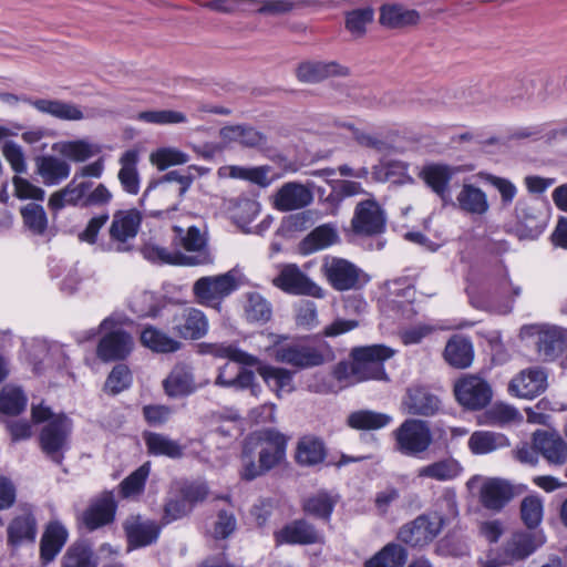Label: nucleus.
<instances>
[{"label":"nucleus","mask_w":567,"mask_h":567,"mask_svg":"<svg viewBox=\"0 0 567 567\" xmlns=\"http://www.w3.org/2000/svg\"><path fill=\"white\" fill-rule=\"evenodd\" d=\"M274 286L291 295H303L313 298H323L321 287L313 282L295 264L284 265L278 276L272 279Z\"/></svg>","instance_id":"ddd939ff"},{"label":"nucleus","mask_w":567,"mask_h":567,"mask_svg":"<svg viewBox=\"0 0 567 567\" xmlns=\"http://www.w3.org/2000/svg\"><path fill=\"white\" fill-rule=\"evenodd\" d=\"M192 513L190 505H188L181 494L171 495L165 505L163 514V523L169 524L174 520L181 519Z\"/></svg>","instance_id":"0e129e2a"},{"label":"nucleus","mask_w":567,"mask_h":567,"mask_svg":"<svg viewBox=\"0 0 567 567\" xmlns=\"http://www.w3.org/2000/svg\"><path fill=\"white\" fill-rule=\"evenodd\" d=\"M546 389L547 374L540 368L522 370L508 384L509 393L523 399H533L542 394Z\"/></svg>","instance_id":"a211bd4d"},{"label":"nucleus","mask_w":567,"mask_h":567,"mask_svg":"<svg viewBox=\"0 0 567 567\" xmlns=\"http://www.w3.org/2000/svg\"><path fill=\"white\" fill-rule=\"evenodd\" d=\"M136 161L137 154L134 151H127L121 157L122 168L118 172V179L124 189L131 194H137L140 188Z\"/></svg>","instance_id":"603ef678"},{"label":"nucleus","mask_w":567,"mask_h":567,"mask_svg":"<svg viewBox=\"0 0 567 567\" xmlns=\"http://www.w3.org/2000/svg\"><path fill=\"white\" fill-rule=\"evenodd\" d=\"M392 421L389 414L371 410H360L348 416V424L355 430H379L386 426Z\"/></svg>","instance_id":"09e8293b"},{"label":"nucleus","mask_w":567,"mask_h":567,"mask_svg":"<svg viewBox=\"0 0 567 567\" xmlns=\"http://www.w3.org/2000/svg\"><path fill=\"white\" fill-rule=\"evenodd\" d=\"M37 173L45 185H56L69 177L71 166L64 159L55 156H41L35 161Z\"/></svg>","instance_id":"c9c22d12"},{"label":"nucleus","mask_w":567,"mask_h":567,"mask_svg":"<svg viewBox=\"0 0 567 567\" xmlns=\"http://www.w3.org/2000/svg\"><path fill=\"white\" fill-rule=\"evenodd\" d=\"M252 371L225 363L218 369L215 385L220 388L246 390L251 384Z\"/></svg>","instance_id":"ea45409f"},{"label":"nucleus","mask_w":567,"mask_h":567,"mask_svg":"<svg viewBox=\"0 0 567 567\" xmlns=\"http://www.w3.org/2000/svg\"><path fill=\"white\" fill-rule=\"evenodd\" d=\"M130 547H144L153 544L159 535L158 525L141 516H130L124 523Z\"/></svg>","instance_id":"b1692460"},{"label":"nucleus","mask_w":567,"mask_h":567,"mask_svg":"<svg viewBox=\"0 0 567 567\" xmlns=\"http://www.w3.org/2000/svg\"><path fill=\"white\" fill-rule=\"evenodd\" d=\"M258 373L278 396H281L282 393H289L293 390L292 373L287 369L271 365H261L258 367Z\"/></svg>","instance_id":"49530a36"},{"label":"nucleus","mask_w":567,"mask_h":567,"mask_svg":"<svg viewBox=\"0 0 567 567\" xmlns=\"http://www.w3.org/2000/svg\"><path fill=\"white\" fill-rule=\"evenodd\" d=\"M326 458V447L317 436L306 435L301 437L297 444L296 460L303 466H315Z\"/></svg>","instance_id":"58836bf2"},{"label":"nucleus","mask_w":567,"mask_h":567,"mask_svg":"<svg viewBox=\"0 0 567 567\" xmlns=\"http://www.w3.org/2000/svg\"><path fill=\"white\" fill-rule=\"evenodd\" d=\"M456 401L467 410L477 411L492 400L491 384L480 374L466 373L460 377L453 386Z\"/></svg>","instance_id":"6e6552de"},{"label":"nucleus","mask_w":567,"mask_h":567,"mask_svg":"<svg viewBox=\"0 0 567 567\" xmlns=\"http://www.w3.org/2000/svg\"><path fill=\"white\" fill-rule=\"evenodd\" d=\"M37 536V522L30 506L19 508L8 526V543L19 545L33 542Z\"/></svg>","instance_id":"cd10ccee"},{"label":"nucleus","mask_w":567,"mask_h":567,"mask_svg":"<svg viewBox=\"0 0 567 567\" xmlns=\"http://www.w3.org/2000/svg\"><path fill=\"white\" fill-rule=\"evenodd\" d=\"M347 68L337 62H305L297 69V76L302 82L315 83L332 75H346Z\"/></svg>","instance_id":"72a5a7b5"},{"label":"nucleus","mask_w":567,"mask_h":567,"mask_svg":"<svg viewBox=\"0 0 567 567\" xmlns=\"http://www.w3.org/2000/svg\"><path fill=\"white\" fill-rule=\"evenodd\" d=\"M334 507V501L324 492L308 497L303 503V511L315 517L328 520Z\"/></svg>","instance_id":"13d9d810"},{"label":"nucleus","mask_w":567,"mask_h":567,"mask_svg":"<svg viewBox=\"0 0 567 567\" xmlns=\"http://www.w3.org/2000/svg\"><path fill=\"white\" fill-rule=\"evenodd\" d=\"M393 354L392 349L382 344L358 347L351 351V361L339 362L333 374L338 381L348 384L367 380H388L383 362Z\"/></svg>","instance_id":"f03ea898"},{"label":"nucleus","mask_w":567,"mask_h":567,"mask_svg":"<svg viewBox=\"0 0 567 567\" xmlns=\"http://www.w3.org/2000/svg\"><path fill=\"white\" fill-rule=\"evenodd\" d=\"M485 417L487 419V423L499 426L519 422L523 419L522 414L516 408L503 402L495 403L493 406H491L486 411Z\"/></svg>","instance_id":"4d7b16f0"},{"label":"nucleus","mask_w":567,"mask_h":567,"mask_svg":"<svg viewBox=\"0 0 567 567\" xmlns=\"http://www.w3.org/2000/svg\"><path fill=\"white\" fill-rule=\"evenodd\" d=\"M546 538L542 532H514L503 545V555L509 561H522L543 546Z\"/></svg>","instance_id":"2eb2a0df"},{"label":"nucleus","mask_w":567,"mask_h":567,"mask_svg":"<svg viewBox=\"0 0 567 567\" xmlns=\"http://www.w3.org/2000/svg\"><path fill=\"white\" fill-rule=\"evenodd\" d=\"M141 342L144 347L157 353H173L182 348L179 341L154 327H146L142 331Z\"/></svg>","instance_id":"79ce46f5"},{"label":"nucleus","mask_w":567,"mask_h":567,"mask_svg":"<svg viewBox=\"0 0 567 567\" xmlns=\"http://www.w3.org/2000/svg\"><path fill=\"white\" fill-rule=\"evenodd\" d=\"M62 567H96L92 548L83 542L71 545L62 558Z\"/></svg>","instance_id":"864d4df0"},{"label":"nucleus","mask_w":567,"mask_h":567,"mask_svg":"<svg viewBox=\"0 0 567 567\" xmlns=\"http://www.w3.org/2000/svg\"><path fill=\"white\" fill-rule=\"evenodd\" d=\"M116 504L112 493H103L83 513V523L87 529L94 530L113 522Z\"/></svg>","instance_id":"393cba45"},{"label":"nucleus","mask_w":567,"mask_h":567,"mask_svg":"<svg viewBox=\"0 0 567 567\" xmlns=\"http://www.w3.org/2000/svg\"><path fill=\"white\" fill-rule=\"evenodd\" d=\"M456 173H458L456 167L445 164H429L422 168L420 177L446 204L451 200L450 182Z\"/></svg>","instance_id":"4be33fe9"},{"label":"nucleus","mask_w":567,"mask_h":567,"mask_svg":"<svg viewBox=\"0 0 567 567\" xmlns=\"http://www.w3.org/2000/svg\"><path fill=\"white\" fill-rule=\"evenodd\" d=\"M536 349L543 361H551L558 357L566 346L565 337L557 327H538Z\"/></svg>","instance_id":"c756f323"},{"label":"nucleus","mask_w":567,"mask_h":567,"mask_svg":"<svg viewBox=\"0 0 567 567\" xmlns=\"http://www.w3.org/2000/svg\"><path fill=\"white\" fill-rule=\"evenodd\" d=\"M141 221L142 216L136 209L116 212L110 227L111 238L121 243L134 238L137 235Z\"/></svg>","instance_id":"2f4dec72"},{"label":"nucleus","mask_w":567,"mask_h":567,"mask_svg":"<svg viewBox=\"0 0 567 567\" xmlns=\"http://www.w3.org/2000/svg\"><path fill=\"white\" fill-rule=\"evenodd\" d=\"M239 287V281L234 271L198 278L192 288L197 303L221 310L223 301Z\"/></svg>","instance_id":"39448f33"},{"label":"nucleus","mask_w":567,"mask_h":567,"mask_svg":"<svg viewBox=\"0 0 567 567\" xmlns=\"http://www.w3.org/2000/svg\"><path fill=\"white\" fill-rule=\"evenodd\" d=\"M243 311L245 320L252 324H265L272 318L271 302L258 291L244 295Z\"/></svg>","instance_id":"7c9ffc66"},{"label":"nucleus","mask_w":567,"mask_h":567,"mask_svg":"<svg viewBox=\"0 0 567 567\" xmlns=\"http://www.w3.org/2000/svg\"><path fill=\"white\" fill-rule=\"evenodd\" d=\"M68 530L60 522L48 524L40 543L41 558L51 561L61 551L68 540Z\"/></svg>","instance_id":"f704fd0d"},{"label":"nucleus","mask_w":567,"mask_h":567,"mask_svg":"<svg viewBox=\"0 0 567 567\" xmlns=\"http://www.w3.org/2000/svg\"><path fill=\"white\" fill-rule=\"evenodd\" d=\"M441 408L440 399L424 386H411L402 400V409L408 414L432 416Z\"/></svg>","instance_id":"6ab92c4d"},{"label":"nucleus","mask_w":567,"mask_h":567,"mask_svg":"<svg viewBox=\"0 0 567 567\" xmlns=\"http://www.w3.org/2000/svg\"><path fill=\"white\" fill-rule=\"evenodd\" d=\"M278 544H320L323 535L303 519L295 520L275 534Z\"/></svg>","instance_id":"5701e85b"},{"label":"nucleus","mask_w":567,"mask_h":567,"mask_svg":"<svg viewBox=\"0 0 567 567\" xmlns=\"http://www.w3.org/2000/svg\"><path fill=\"white\" fill-rule=\"evenodd\" d=\"M31 415L35 423L48 421L40 432V446L47 456L60 464L69 445L72 432L71 420L63 414L54 415L51 409L42 403L32 405Z\"/></svg>","instance_id":"7ed1b4c3"},{"label":"nucleus","mask_w":567,"mask_h":567,"mask_svg":"<svg viewBox=\"0 0 567 567\" xmlns=\"http://www.w3.org/2000/svg\"><path fill=\"white\" fill-rule=\"evenodd\" d=\"M138 121L151 123V124H178L187 122V117L184 113L173 110H152L140 112L136 116Z\"/></svg>","instance_id":"052dcab7"},{"label":"nucleus","mask_w":567,"mask_h":567,"mask_svg":"<svg viewBox=\"0 0 567 567\" xmlns=\"http://www.w3.org/2000/svg\"><path fill=\"white\" fill-rule=\"evenodd\" d=\"M533 443L537 451L551 465H563L567 461V443L557 434L536 431Z\"/></svg>","instance_id":"bb28decb"},{"label":"nucleus","mask_w":567,"mask_h":567,"mask_svg":"<svg viewBox=\"0 0 567 567\" xmlns=\"http://www.w3.org/2000/svg\"><path fill=\"white\" fill-rule=\"evenodd\" d=\"M386 224L385 213L380 204L373 199H364L357 204L351 219V230L358 236H377L384 231Z\"/></svg>","instance_id":"f8f14e48"},{"label":"nucleus","mask_w":567,"mask_h":567,"mask_svg":"<svg viewBox=\"0 0 567 567\" xmlns=\"http://www.w3.org/2000/svg\"><path fill=\"white\" fill-rule=\"evenodd\" d=\"M515 216L520 225L535 234H540L546 226L542 209L535 203L526 199L517 202Z\"/></svg>","instance_id":"a18cd8bd"},{"label":"nucleus","mask_w":567,"mask_h":567,"mask_svg":"<svg viewBox=\"0 0 567 567\" xmlns=\"http://www.w3.org/2000/svg\"><path fill=\"white\" fill-rule=\"evenodd\" d=\"M29 104L37 111L61 121L78 122L93 116L85 112L80 105L62 100L37 99L29 101Z\"/></svg>","instance_id":"412c9836"},{"label":"nucleus","mask_w":567,"mask_h":567,"mask_svg":"<svg viewBox=\"0 0 567 567\" xmlns=\"http://www.w3.org/2000/svg\"><path fill=\"white\" fill-rule=\"evenodd\" d=\"M468 449L475 455H483L495 452L509 445L508 439L492 431H475L468 439Z\"/></svg>","instance_id":"4c0bfd02"},{"label":"nucleus","mask_w":567,"mask_h":567,"mask_svg":"<svg viewBox=\"0 0 567 567\" xmlns=\"http://www.w3.org/2000/svg\"><path fill=\"white\" fill-rule=\"evenodd\" d=\"M394 449L405 456H419L425 453L433 443V435L427 422L419 419H406L392 433Z\"/></svg>","instance_id":"423d86ee"},{"label":"nucleus","mask_w":567,"mask_h":567,"mask_svg":"<svg viewBox=\"0 0 567 567\" xmlns=\"http://www.w3.org/2000/svg\"><path fill=\"white\" fill-rule=\"evenodd\" d=\"M165 393L171 398L185 396L195 391L192 368L184 363L176 364L163 381Z\"/></svg>","instance_id":"c85d7f7f"},{"label":"nucleus","mask_w":567,"mask_h":567,"mask_svg":"<svg viewBox=\"0 0 567 567\" xmlns=\"http://www.w3.org/2000/svg\"><path fill=\"white\" fill-rule=\"evenodd\" d=\"M462 472L461 464L454 458H443L420 467L416 472L419 478H430L446 482L456 478Z\"/></svg>","instance_id":"a19ab883"},{"label":"nucleus","mask_w":567,"mask_h":567,"mask_svg":"<svg viewBox=\"0 0 567 567\" xmlns=\"http://www.w3.org/2000/svg\"><path fill=\"white\" fill-rule=\"evenodd\" d=\"M246 443L251 450H258L259 462L267 471L277 466L285 457L287 440L276 430L256 432Z\"/></svg>","instance_id":"1a4fd4ad"},{"label":"nucleus","mask_w":567,"mask_h":567,"mask_svg":"<svg viewBox=\"0 0 567 567\" xmlns=\"http://www.w3.org/2000/svg\"><path fill=\"white\" fill-rule=\"evenodd\" d=\"M169 329L175 337L185 340H198L204 338L209 329L206 315L195 307L177 309L169 321Z\"/></svg>","instance_id":"9b49d317"},{"label":"nucleus","mask_w":567,"mask_h":567,"mask_svg":"<svg viewBox=\"0 0 567 567\" xmlns=\"http://www.w3.org/2000/svg\"><path fill=\"white\" fill-rule=\"evenodd\" d=\"M544 516L543 501L537 496H526L520 503V518L528 529H535Z\"/></svg>","instance_id":"6e6d98bb"},{"label":"nucleus","mask_w":567,"mask_h":567,"mask_svg":"<svg viewBox=\"0 0 567 567\" xmlns=\"http://www.w3.org/2000/svg\"><path fill=\"white\" fill-rule=\"evenodd\" d=\"M28 398L21 388L8 384L0 391V413L16 416L27 408Z\"/></svg>","instance_id":"8fccbe9b"},{"label":"nucleus","mask_w":567,"mask_h":567,"mask_svg":"<svg viewBox=\"0 0 567 567\" xmlns=\"http://www.w3.org/2000/svg\"><path fill=\"white\" fill-rule=\"evenodd\" d=\"M132 383L130 369L124 364H117L109 374L104 388L111 394H117L127 389Z\"/></svg>","instance_id":"e2e57ef3"},{"label":"nucleus","mask_w":567,"mask_h":567,"mask_svg":"<svg viewBox=\"0 0 567 567\" xmlns=\"http://www.w3.org/2000/svg\"><path fill=\"white\" fill-rule=\"evenodd\" d=\"M420 16L415 10L404 9L400 4H384L381 8L380 23L388 28H403L419 22Z\"/></svg>","instance_id":"c03bdc74"},{"label":"nucleus","mask_w":567,"mask_h":567,"mask_svg":"<svg viewBox=\"0 0 567 567\" xmlns=\"http://www.w3.org/2000/svg\"><path fill=\"white\" fill-rule=\"evenodd\" d=\"M443 358L455 369H466L474 360L473 344L464 337L454 336L447 341Z\"/></svg>","instance_id":"473e14b6"},{"label":"nucleus","mask_w":567,"mask_h":567,"mask_svg":"<svg viewBox=\"0 0 567 567\" xmlns=\"http://www.w3.org/2000/svg\"><path fill=\"white\" fill-rule=\"evenodd\" d=\"M338 239V234L331 225H322L315 228L306 238V244H309L311 249L318 250L334 244Z\"/></svg>","instance_id":"69168bd1"},{"label":"nucleus","mask_w":567,"mask_h":567,"mask_svg":"<svg viewBox=\"0 0 567 567\" xmlns=\"http://www.w3.org/2000/svg\"><path fill=\"white\" fill-rule=\"evenodd\" d=\"M24 227L33 235L42 236L48 228V217L44 208L39 204H27L20 208Z\"/></svg>","instance_id":"3c124183"},{"label":"nucleus","mask_w":567,"mask_h":567,"mask_svg":"<svg viewBox=\"0 0 567 567\" xmlns=\"http://www.w3.org/2000/svg\"><path fill=\"white\" fill-rule=\"evenodd\" d=\"M12 184L14 188V195L19 199H31L39 202H42L44 199L45 192L41 187L32 184L27 178L14 176L12 178Z\"/></svg>","instance_id":"774afa93"},{"label":"nucleus","mask_w":567,"mask_h":567,"mask_svg":"<svg viewBox=\"0 0 567 567\" xmlns=\"http://www.w3.org/2000/svg\"><path fill=\"white\" fill-rule=\"evenodd\" d=\"M150 474L148 464H143L121 483V493L124 497H131L142 493Z\"/></svg>","instance_id":"680f3d73"},{"label":"nucleus","mask_w":567,"mask_h":567,"mask_svg":"<svg viewBox=\"0 0 567 567\" xmlns=\"http://www.w3.org/2000/svg\"><path fill=\"white\" fill-rule=\"evenodd\" d=\"M442 525L443 520L441 517L430 519L427 516L422 515L402 526L398 537L408 545L423 546L430 543L440 533Z\"/></svg>","instance_id":"dca6fc26"},{"label":"nucleus","mask_w":567,"mask_h":567,"mask_svg":"<svg viewBox=\"0 0 567 567\" xmlns=\"http://www.w3.org/2000/svg\"><path fill=\"white\" fill-rule=\"evenodd\" d=\"M134 341L124 330H115L105 334L99 342L96 354L104 361L124 360L133 350Z\"/></svg>","instance_id":"aec40b11"},{"label":"nucleus","mask_w":567,"mask_h":567,"mask_svg":"<svg viewBox=\"0 0 567 567\" xmlns=\"http://www.w3.org/2000/svg\"><path fill=\"white\" fill-rule=\"evenodd\" d=\"M173 244L186 251L199 252L198 256H186L178 250H168L159 246H147L144 256L153 261H161L172 265H208L213 262V256L206 249L207 238L204 231L196 226H188L186 229L173 226Z\"/></svg>","instance_id":"f257e3e1"},{"label":"nucleus","mask_w":567,"mask_h":567,"mask_svg":"<svg viewBox=\"0 0 567 567\" xmlns=\"http://www.w3.org/2000/svg\"><path fill=\"white\" fill-rule=\"evenodd\" d=\"M203 352L216 358H226L245 367H256L259 359L230 343H207L203 346Z\"/></svg>","instance_id":"37998d69"},{"label":"nucleus","mask_w":567,"mask_h":567,"mask_svg":"<svg viewBox=\"0 0 567 567\" xmlns=\"http://www.w3.org/2000/svg\"><path fill=\"white\" fill-rule=\"evenodd\" d=\"M150 453L177 458L183 455L184 449L174 440L157 433H151L145 439Z\"/></svg>","instance_id":"5fc2aeb1"},{"label":"nucleus","mask_w":567,"mask_h":567,"mask_svg":"<svg viewBox=\"0 0 567 567\" xmlns=\"http://www.w3.org/2000/svg\"><path fill=\"white\" fill-rule=\"evenodd\" d=\"M454 205L467 215L483 216L489 210L487 194L470 183L462 185Z\"/></svg>","instance_id":"a878e982"},{"label":"nucleus","mask_w":567,"mask_h":567,"mask_svg":"<svg viewBox=\"0 0 567 567\" xmlns=\"http://www.w3.org/2000/svg\"><path fill=\"white\" fill-rule=\"evenodd\" d=\"M286 336H277L272 347V357L276 361L298 369H310L323 364L332 359V351L327 346H311L308 343H281Z\"/></svg>","instance_id":"20e7f679"},{"label":"nucleus","mask_w":567,"mask_h":567,"mask_svg":"<svg viewBox=\"0 0 567 567\" xmlns=\"http://www.w3.org/2000/svg\"><path fill=\"white\" fill-rule=\"evenodd\" d=\"M270 200L274 208L287 213L309 206L313 202V193L309 185L287 182L271 195Z\"/></svg>","instance_id":"4468645a"},{"label":"nucleus","mask_w":567,"mask_h":567,"mask_svg":"<svg viewBox=\"0 0 567 567\" xmlns=\"http://www.w3.org/2000/svg\"><path fill=\"white\" fill-rule=\"evenodd\" d=\"M192 183L193 177L190 175H183L178 171H171L155 182L154 185H151L145 195L154 193V196L166 206V212L176 210Z\"/></svg>","instance_id":"9d476101"},{"label":"nucleus","mask_w":567,"mask_h":567,"mask_svg":"<svg viewBox=\"0 0 567 567\" xmlns=\"http://www.w3.org/2000/svg\"><path fill=\"white\" fill-rule=\"evenodd\" d=\"M406 558L408 554L402 546L390 543L367 560L364 567H403Z\"/></svg>","instance_id":"de8ad7c7"},{"label":"nucleus","mask_w":567,"mask_h":567,"mask_svg":"<svg viewBox=\"0 0 567 567\" xmlns=\"http://www.w3.org/2000/svg\"><path fill=\"white\" fill-rule=\"evenodd\" d=\"M53 150L73 162H85L101 153V146L85 138L62 141L53 145Z\"/></svg>","instance_id":"e433bc0d"},{"label":"nucleus","mask_w":567,"mask_h":567,"mask_svg":"<svg viewBox=\"0 0 567 567\" xmlns=\"http://www.w3.org/2000/svg\"><path fill=\"white\" fill-rule=\"evenodd\" d=\"M470 489H478L481 505L495 513H499L514 498V486L505 478L483 477L475 475L467 482Z\"/></svg>","instance_id":"0eeeda50"},{"label":"nucleus","mask_w":567,"mask_h":567,"mask_svg":"<svg viewBox=\"0 0 567 567\" xmlns=\"http://www.w3.org/2000/svg\"><path fill=\"white\" fill-rule=\"evenodd\" d=\"M237 528V520L233 513L220 511L210 529V535L214 539H226Z\"/></svg>","instance_id":"338daca9"},{"label":"nucleus","mask_w":567,"mask_h":567,"mask_svg":"<svg viewBox=\"0 0 567 567\" xmlns=\"http://www.w3.org/2000/svg\"><path fill=\"white\" fill-rule=\"evenodd\" d=\"M322 271L330 285L339 290L355 289L359 286V269L341 258H326Z\"/></svg>","instance_id":"f3484780"},{"label":"nucleus","mask_w":567,"mask_h":567,"mask_svg":"<svg viewBox=\"0 0 567 567\" xmlns=\"http://www.w3.org/2000/svg\"><path fill=\"white\" fill-rule=\"evenodd\" d=\"M150 158L159 171H164L169 166L187 163L189 156L175 147H162L153 152Z\"/></svg>","instance_id":"bf43d9fd"}]
</instances>
